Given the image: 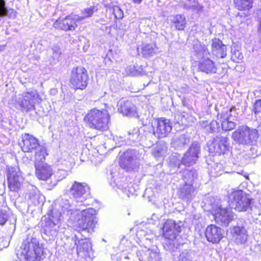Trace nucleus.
Returning a JSON list of instances; mask_svg holds the SVG:
<instances>
[{
	"label": "nucleus",
	"instance_id": "f257e3e1",
	"mask_svg": "<svg viewBox=\"0 0 261 261\" xmlns=\"http://www.w3.org/2000/svg\"><path fill=\"white\" fill-rule=\"evenodd\" d=\"M95 215L96 211L93 208L82 210L80 214H77V219L74 222V226L79 231L84 232L82 236L85 237L84 239L80 240L77 244L76 241L75 242L79 255L82 253V255L86 256L91 249V244L86 238L89 236V233L93 231L95 225Z\"/></svg>",
	"mask_w": 261,
	"mask_h": 261
},
{
	"label": "nucleus",
	"instance_id": "f03ea898",
	"mask_svg": "<svg viewBox=\"0 0 261 261\" xmlns=\"http://www.w3.org/2000/svg\"><path fill=\"white\" fill-rule=\"evenodd\" d=\"M74 212V206L69 202V200L65 198L58 199L55 207L51 210L50 217L43 226V232L48 236L57 234L59 224L61 220L62 214L72 216Z\"/></svg>",
	"mask_w": 261,
	"mask_h": 261
},
{
	"label": "nucleus",
	"instance_id": "7ed1b4c3",
	"mask_svg": "<svg viewBox=\"0 0 261 261\" xmlns=\"http://www.w3.org/2000/svg\"><path fill=\"white\" fill-rule=\"evenodd\" d=\"M163 231L164 236L167 239L164 245L167 251L172 253L183 245L179 235L181 231L180 225L175 223L173 220H168L163 226Z\"/></svg>",
	"mask_w": 261,
	"mask_h": 261
},
{
	"label": "nucleus",
	"instance_id": "20e7f679",
	"mask_svg": "<svg viewBox=\"0 0 261 261\" xmlns=\"http://www.w3.org/2000/svg\"><path fill=\"white\" fill-rule=\"evenodd\" d=\"M20 253L25 261H41L45 257L37 239L29 233L20 247Z\"/></svg>",
	"mask_w": 261,
	"mask_h": 261
},
{
	"label": "nucleus",
	"instance_id": "39448f33",
	"mask_svg": "<svg viewBox=\"0 0 261 261\" xmlns=\"http://www.w3.org/2000/svg\"><path fill=\"white\" fill-rule=\"evenodd\" d=\"M200 152V145L199 143L194 142L185 153L181 160L178 159L176 156L170 157V165L174 168L175 171L178 170L181 165L189 167L196 163Z\"/></svg>",
	"mask_w": 261,
	"mask_h": 261
},
{
	"label": "nucleus",
	"instance_id": "423d86ee",
	"mask_svg": "<svg viewBox=\"0 0 261 261\" xmlns=\"http://www.w3.org/2000/svg\"><path fill=\"white\" fill-rule=\"evenodd\" d=\"M69 194L77 203V204H74L73 200H71V202L69 201L70 204H72L74 206L73 214L76 213L77 220V214H80L81 211L85 210L78 207L82 205V203L89 196V188L85 184L74 181L69 190Z\"/></svg>",
	"mask_w": 261,
	"mask_h": 261
},
{
	"label": "nucleus",
	"instance_id": "0eeeda50",
	"mask_svg": "<svg viewBox=\"0 0 261 261\" xmlns=\"http://www.w3.org/2000/svg\"><path fill=\"white\" fill-rule=\"evenodd\" d=\"M109 115L106 110H91L86 115V119L89 126L96 129L105 130L108 128Z\"/></svg>",
	"mask_w": 261,
	"mask_h": 261
},
{
	"label": "nucleus",
	"instance_id": "6e6552de",
	"mask_svg": "<svg viewBox=\"0 0 261 261\" xmlns=\"http://www.w3.org/2000/svg\"><path fill=\"white\" fill-rule=\"evenodd\" d=\"M259 137L257 130L246 125H242L232 134V139L242 145H253Z\"/></svg>",
	"mask_w": 261,
	"mask_h": 261
},
{
	"label": "nucleus",
	"instance_id": "1a4fd4ad",
	"mask_svg": "<svg viewBox=\"0 0 261 261\" xmlns=\"http://www.w3.org/2000/svg\"><path fill=\"white\" fill-rule=\"evenodd\" d=\"M172 128V123L169 119L160 118L152 123L151 131L146 134L145 138L153 136L157 139L167 137Z\"/></svg>",
	"mask_w": 261,
	"mask_h": 261
},
{
	"label": "nucleus",
	"instance_id": "9d476101",
	"mask_svg": "<svg viewBox=\"0 0 261 261\" xmlns=\"http://www.w3.org/2000/svg\"><path fill=\"white\" fill-rule=\"evenodd\" d=\"M231 207L239 212L246 211L250 207L251 197L242 190L233 192L229 195Z\"/></svg>",
	"mask_w": 261,
	"mask_h": 261
},
{
	"label": "nucleus",
	"instance_id": "9b49d317",
	"mask_svg": "<svg viewBox=\"0 0 261 261\" xmlns=\"http://www.w3.org/2000/svg\"><path fill=\"white\" fill-rule=\"evenodd\" d=\"M212 213L215 222L224 226H227L234 217V214L230 208H223L221 205L218 204L212 206Z\"/></svg>",
	"mask_w": 261,
	"mask_h": 261
},
{
	"label": "nucleus",
	"instance_id": "f8f14e48",
	"mask_svg": "<svg viewBox=\"0 0 261 261\" xmlns=\"http://www.w3.org/2000/svg\"><path fill=\"white\" fill-rule=\"evenodd\" d=\"M88 76L87 70L83 67L73 68L71 76L70 84L74 89H84L88 84Z\"/></svg>",
	"mask_w": 261,
	"mask_h": 261
},
{
	"label": "nucleus",
	"instance_id": "ddd939ff",
	"mask_svg": "<svg viewBox=\"0 0 261 261\" xmlns=\"http://www.w3.org/2000/svg\"><path fill=\"white\" fill-rule=\"evenodd\" d=\"M39 100V95L36 90L23 92L16 99V104L19 108L26 111L35 109V104Z\"/></svg>",
	"mask_w": 261,
	"mask_h": 261
},
{
	"label": "nucleus",
	"instance_id": "4468645a",
	"mask_svg": "<svg viewBox=\"0 0 261 261\" xmlns=\"http://www.w3.org/2000/svg\"><path fill=\"white\" fill-rule=\"evenodd\" d=\"M139 153L135 149H128L120 158V166L127 170L134 169L138 163Z\"/></svg>",
	"mask_w": 261,
	"mask_h": 261
},
{
	"label": "nucleus",
	"instance_id": "2eb2a0df",
	"mask_svg": "<svg viewBox=\"0 0 261 261\" xmlns=\"http://www.w3.org/2000/svg\"><path fill=\"white\" fill-rule=\"evenodd\" d=\"M77 15H68L63 19L57 20L54 22L53 27L56 29L65 31H74L77 27Z\"/></svg>",
	"mask_w": 261,
	"mask_h": 261
},
{
	"label": "nucleus",
	"instance_id": "dca6fc26",
	"mask_svg": "<svg viewBox=\"0 0 261 261\" xmlns=\"http://www.w3.org/2000/svg\"><path fill=\"white\" fill-rule=\"evenodd\" d=\"M230 143L228 138L221 135L216 136L213 139L212 147L210 149L216 154H224L228 151Z\"/></svg>",
	"mask_w": 261,
	"mask_h": 261
},
{
	"label": "nucleus",
	"instance_id": "f3484780",
	"mask_svg": "<svg viewBox=\"0 0 261 261\" xmlns=\"http://www.w3.org/2000/svg\"><path fill=\"white\" fill-rule=\"evenodd\" d=\"M7 179L9 187L12 191L19 189L23 180L19 169L15 167L9 168Z\"/></svg>",
	"mask_w": 261,
	"mask_h": 261
},
{
	"label": "nucleus",
	"instance_id": "a211bd4d",
	"mask_svg": "<svg viewBox=\"0 0 261 261\" xmlns=\"http://www.w3.org/2000/svg\"><path fill=\"white\" fill-rule=\"evenodd\" d=\"M224 231L220 227L214 224H211L207 226L205 236L207 240L215 244L219 243L223 238Z\"/></svg>",
	"mask_w": 261,
	"mask_h": 261
},
{
	"label": "nucleus",
	"instance_id": "6ab92c4d",
	"mask_svg": "<svg viewBox=\"0 0 261 261\" xmlns=\"http://www.w3.org/2000/svg\"><path fill=\"white\" fill-rule=\"evenodd\" d=\"M62 50L59 44L54 45L48 51V57L43 61L46 66H53L59 62Z\"/></svg>",
	"mask_w": 261,
	"mask_h": 261
},
{
	"label": "nucleus",
	"instance_id": "aec40b11",
	"mask_svg": "<svg viewBox=\"0 0 261 261\" xmlns=\"http://www.w3.org/2000/svg\"><path fill=\"white\" fill-rule=\"evenodd\" d=\"M35 174L40 180H47L53 174L51 166L46 163H35Z\"/></svg>",
	"mask_w": 261,
	"mask_h": 261
},
{
	"label": "nucleus",
	"instance_id": "412c9836",
	"mask_svg": "<svg viewBox=\"0 0 261 261\" xmlns=\"http://www.w3.org/2000/svg\"><path fill=\"white\" fill-rule=\"evenodd\" d=\"M118 111L124 115L130 117L138 116L136 106L129 100L122 98L117 103Z\"/></svg>",
	"mask_w": 261,
	"mask_h": 261
},
{
	"label": "nucleus",
	"instance_id": "4be33fe9",
	"mask_svg": "<svg viewBox=\"0 0 261 261\" xmlns=\"http://www.w3.org/2000/svg\"><path fill=\"white\" fill-rule=\"evenodd\" d=\"M137 255L140 261H160L161 257L156 247L145 249L137 252Z\"/></svg>",
	"mask_w": 261,
	"mask_h": 261
},
{
	"label": "nucleus",
	"instance_id": "5701e85b",
	"mask_svg": "<svg viewBox=\"0 0 261 261\" xmlns=\"http://www.w3.org/2000/svg\"><path fill=\"white\" fill-rule=\"evenodd\" d=\"M22 139L23 144L21 148L24 152H32L34 150H36L40 146L38 140L32 135L25 134L22 135Z\"/></svg>",
	"mask_w": 261,
	"mask_h": 261
},
{
	"label": "nucleus",
	"instance_id": "b1692460",
	"mask_svg": "<svg viewBox=\"0 0 261 261\" xmlns=\"http://www.w3.org/2000/svg\"><path fill=\"white\" fill-rule=\"evenodd\" d=\"M211 53L212 55L219 58H224L227 55V47L221 40L214 38L212 41Z\"/></svg>",
	"mask_w": 261,
	"mask_h": 261
},
{
	"label": "nucleus",
	"instance_id": "393cba45",
	"mask_svg": "<svg viewBox=\"0 0 261 261\" xmlns=\"http://www.w3.org/2000/svg\"><path fill=\"white\" fill-rule=\"evenodd\" d=\"M231 234L234 241L237 244H244L248 240V234L246 228L242 225L233 227Z\"/></svg>",
	"mask_w": 261,
	"mask_h": 261
},
{
	"label": "nucleus",
	"instance_id": "a878e982",
	"mask_svg": "<svg viewBox=\"0 0 261 261\" xmlns=\"http://www.w3.org/2000/svg\"><path fill=\"white\" fill-rule=\"evenodd\" d=\"M180 198L187 202H190L195 195V189L192 184H184L178 191Z\"/></svg>",
	"mask_w": 261,
	"mask_h": 261
},
{
	"label": "nucleus",
	"instance_id": "bb28decb",
	"mask_svg": "<svg viewBox=\"0 0 261 261\" xmlns=\"http://www.w3.org/2000/svg\"><path fill=\"white\" fill-rule=\"evenodd\" d=\"M198 69L207 74L215 73L217 69L215 62L208 57L199 62Z\"/></svg>",
	"mask_w": 261,
	"mask_h": 261
},
{
	"label": "nucleus",
	"instance_id": "cd10ccee",
	"mask_svg": "<svg viewBox=\"0 0 261 261\" xmlns=\"http://www.w3.org/2000/svg\"><path fill=\"white\" fill-rule=\"evenodd\" d=\"M142 57L146 58H150L158 53V47L154 43H147L143 45L141 49Z\"/></svg>",
	"mask_w": 261,
	"mask_h": 261
},
{
	"label": "nucleus",
	"instance_id": "c85d7f7f",
	"mask_svg": "<svg viewBox=\"0 0 261 261\" xmlns=\"http://www.w3.org/2000/svg\"><path fill=\"white\" fill-rule=\"evenodd\" d=\"M193 50L199 59H203L210 54L207 47L202 44L200 42L197 41L193 45Z\"/></svg>",
	"mask_w": 261,
	"mask_h": 261
},
{
	"label": "nucleus",
	"instance_id": "c756f323",
	"mask_svg": "<svg viewBox=\"0 0 261 261\" xmlns=\"http://www.w3.org/2000/svg\"><path fill=\"white\" fill-rule=\"evenodd\" d=\"M190 142V138L185 134H182L177 136L174 138L173 145L175 148L180 149L188 145Z\"/></svg>",
	"mask_w": 261,
	"mask_h": 261
},
{
	"label": "nucleus",
	"instance_id": "7c9ffc66",
	"mask_svg": "<svg viewBox=\"0 0 261 261\" xmlns=\"http://www.w3.org/2000/svg\"><path fill=\"white\" fill-rule=\"evenodd\" d=\"M197 175L198 173L194 168H186L182 173V178L185 181V184H190L192 185L194 179L197 178Z\"/></svg>",
	"mask_w": 261,
	"mask_h": 261
},
{
	"label": "nucleus",
	"instance_id": "2f4dec72",
	"mask_svg": "<svg viewBox=\"0 0 261 261\" xmlns=\"http://www.w3.org/2000/svg\"><path fill=\"white\" fill-rule=\"evenodd\" d=\"M31 189L30 190V192L28 194L29 199L30 200L34 205H38L40 203L42 202L43 197L40 195L38 190L33 186H31Z\"/></svg>",
	"mask_w": 261,
	"mask_h": 261
},
{
	"label": "nucleus",
	"instance_id": "473e14b6",
	"mask_svg": "<svg viewBox=\"0 0 261 261\" xmlns=\"http://www.w3.org/2000/svg\"><path fill=\"white\" fill-rule=\"evenodd\" d=\"M235 8L240 11L249 10L252 6V0H233Z\"/></svg>",
	"mask_w": 261,
	"mask_h": 261
},
{
	"label": "nucleus",
	"instance_id": "72a5a7b5",
	"mask_svg": "<svg viewBox=\"0 0 261 261\" xmlns=\"http://www.w3.org/2000/svg\"><path fill=\"white\" fill-rule=\"evenodd\" d=\"M47 155V153L45 147L40 145L36 150H35V163H45L44 161L45 160V156Z\"/></svg>",
	"mask_w": 261,
	"mask_h": 261
},
{
	"label": "nucleus",
	"instance_id": "f704fd0d",
	"mask_svg": "<svg viewBox=\"0 0 261 261\" xmlns=\"http://www.w3.org/2000/svg\"><path fill=\"white\" fill-rule=\"evenodd\" d=\"M178 121L177 122L183 125H188L190 124V122L193 121L194 117L186 112H182L176 116Z\"/></svg>",
	"mask_w": 261,
	"mask_h": 261
},
{
	"label": "nucleus",
	"instance_id": "c9c22d12",
	"mask_svg": "<svg viewBox=\"0 0 261 261\" xmlns=\"http://www.w3.org/2000/svg\"><path fill=\"white\" fill-rule=\"evenodd\" d=\"M186 18L184 15L178 14L174 16L172 22L177 30H183L186 25Z\"/></svg>",
	"mask_w": 261,
	"mask_h": 261
},
{
	"label": "nucleus",
	"instance_id": "e433bc0d",
	"mask_svg": "<svg viewBox=\"0 0 261 261\" xmlns=\"http://www.w3.org/2000/svg\"><path fill=\"white\" fill-rule=\"evenodd\" d=\"M194 253L191 249H185L181 251L176 261H193Z\"/></svg>",
	"mask_w": 261,
	"mask_h": 261
},
{
	"label": "nucleus",
	"instance_id": "4c0bfd02",
	"mask_svg": "<svg viewBox=\"0 0 261 261\" xmlns=\"http://www.w3.org/2000/svg\"><path fill=\"white\" fill-rule=\"evenodd\" d=\"M234 119H221L222 128L225 131H229L234 129L237 124Z\"/></svg>",
	"mask_w": 261,
	"mask_h": 261
},
{
	"label": "nucleus",
	"instance_id": "58836bf2",
	"mask_svg": "<svg viewBox=\"0 0 261 261\" xmlns=\"http://www.w3.org/2000/svg\"><path fill=\"white\" fill-rule=\"evenodd\" d=\"M235 113L234 109L231 108L230 109H226L224 110L221 113V119H236V116L233 115Z\"/></svg>",
	"mask_w": 261,
	"mask_h": 261
},
{
	"label": "nucleus",
	"instance_id": "ea45409f",
	"mask_svg": "<svg viewBox=\"0 0 261 261\" xmlns=\"http://www.w3.org/2000/svg\"><path fill=\"white\" fill-rule=\"evenodd\" d=\"M119 189L126 195L127 197H129L131 195H133L135 190L133 188L131 184H124V185H120L118 186Z\"/></svg>",
	"mask_w": 261,
	"mask_h": 261
},
{
	"label": "nucleus",
	"instance_id": "a19ab883",
	"mask_svg": "<svg viewBox=\"0 0 261 261\" xmlns=\"http://www.w3.org/2000/svg\"><path fill=\"white\" fill-rule=\"evenodd\" d=\"M94 12V7H90L82 10L81 13L82 16H80L77 15V17H79V19H77L78 22L83 20L86 18L91 17L93 15Z\"/></svg>",
	"mask_w": 261,
	"mask_h": 261
},
{
	"label": "nucleus",
	"instance_id": "79ce46f5",
	"mask_svg": "<svg viewBox=\"0 0 261 261\" xmlns=\"http://www.w3.org/2000/svg\"><path fill=\"white\" fill-rule=\"evenodd\" d=\"M128 135L129 136V139L133 141H136L142 139V137H140V128L138 127L134 128L133 129L128 132Z\"/></svg>",
	"mask_w": 261,
	"mask_h": 261
},
{
	"label": "nucleus",
	"instance_id": "37998d69",
	"mask_svg": "<svg viewBox=\"0 0 261 261\" xmlns=\"http://www.w3.org/2000/svg\"><path fill=\"white\" fill-rule=\"evenodd\" d=\"M58 165H63L66 168H69L71 165L69 156L68 154L63 155L58 160Z\"/></svg>",
	"mask_w": 261,
	"mask_h": 261
},
{
	"label": "nucleus",
	"instance_id": "c03bdc74",
	"mask_svg": "<svg viewBox=\"0 0 261 261\" xmlns=\"http://www.w3.org/2000/svg\"><path fill=\"white\" fill-rule=\"evenodd\" d=\"M15 12L13 9L8 10L6 5L0 6V18L5 16L11 17L12 15H15Z\"/></svg>",
	"mask_w": 261,
	"mask_h": 261
},
{
	"label": "nucleus",
	"instance_id": "a18cd8bd",
	"mask_svg": "<svg viewBox=\"0 0 261 261\" xmlns=\"http://www.w3.org/2000/svg\"><path fill=\"white\" fill-rule=\"evenodd\" d=\"M126 72L131 76H137L140 74L141 71L139 70V68H137L135 65L129 66L125 69Z\"/></svg>",
	"mask_w": 261,
	"mask_h": 261
},
{
	"label": "nucleus",
	"instance_id": "49530a36",
	"mask_svg": "<svg viewBox=\"0 0 261 261\" xmlns=\"http://www.w3.org/2000/svg\"><path fill=\"white\" fill-rule=\"evenodd\" d=\"M253 111L256 118H260L259 114L261 111V100L258 99L256 101L254 105Z\"/></svg>",
	"mask_w": 261,
	"mask_h": 261
},
{
	"label": "nucleus",
	"instance_id": "de8ad7c7",
	"mask_svg": "<svg viewBox=\"0 0 261 261\" xmlns=\"http://www.w3.org/2000/svg\"><path fill=\"white\" fill-rule=\"evenodd\" d=\"M243 58V55L239 50H234L231 56V60L236 62H239Z\"/></svg>",
	"mask_w": 261,
	"mask_h": 261
},
{
	"label": "nucleus",
	"instance_id": "09e8293b",
	"mask_svg": "<svg viewBox=\"0 0 261 261\" xmlns=\"http://www.w3.org/2000/svg\"><path fill=\"white\" fill-rule=\"evenodd\" d=\"M210 128V132L214 133L218 130L219 128V123L216 120H213L207 126Z\"/></svg>",
	"mask_w": 261,
	"mask_h": 261
},
{
	"label": "nucleus",
	"instance_id": "8fccbe9b",
	"mask_svg": "<svg viewBox=\"0 0 261 261\" xmlns=\"http://www.w3.org/2000/svg\"><path fill=\"white\" fill-rule=\"evenodd\" d=\"M166 152L165 147H161L159 145L156 146L154 149L155 156L159 157L164 155Z\"/></svg>",
	"mask_w": 261,
	"mask_h": 261
},
{
	"label": "nucleus",
	"instance_id": "3c124183",
	"mask_svg": "<svg viewBox=\"0 0 261 261\" xmlns=\"http://www.w3.org/2000/svg\"><path fill=\"white\" fill-rule=\"evenodd\" d=\"M68 173L65 169H60L57 172L56 175L58 176V179L61 180L66 177Z\"/></svg>",
	"mask_w": 261,
	"mask_h": 261
},
{
	"label": "nucleus",
	"instance_id": "603ef678",
	"mask_svg": "<svg viewBox=\"0 0 261 261\" xmlns=\"http://www.w3.org/2000/svg\"><path fill=\"white\" fill-rule=\"evenodd\" d=\"M8 216L4 211H0V225H4L7 221Z\"/></svg>",
	"mask_w": 261,
	"mask_h": 261
},
{
	"label": "nucleus",
	"instance_id": "864d4df0",
	"mask_svg": "<svg viewBox=\"0 0 261 261\" xmlns=\"http://www.w3.org/2000/svg\"><path fill=\"white\" fill-rule=\"evenodd\" d=\"M114 13L115 17L118 19H121L123 16V12L122 10L119 7L114 9Z\"/></svg>",
	"mask_w": 261,
	"mask_h": 261
},
{
	"label": "nucleus",
	"instance_id": "5fc2aeb1",
	"mask_svg": "<svg viewBox=\"0 0 261 261\" xmlns=\"http://www.w3.org/2000/svg\"><path fill=\"white\" fill-rule=\"evenodd\" d=\"M203 7L200 4L196 3L195 2H193L192 3V9L194 10H195L197 12H199L202 10Z\"/></svg>",
	"mask_w": 261,
	"mask_h": 261
},
{
	"label": "nucleus",
	"instance_id": "6e6d98bb",
	"mask_svg": "<svg viewBox=\"0 0 261 261\" xmlns=\"http://www.w3.org/2000/svg\"><path fill=\"white\" fill-rule=\"evenodd\" d=\"M191 3V1L190 0H188V2H181V6L185 9L190 10L192 9V4Z\"/></svg>",
	"mask_w": 261,
	"mask_h": 261
},
{
	"label": "nucleus",
	"instance_id": "4d7b16f0",
	"mask_svg": "<svg viewBox=\"0 0 261 261\" xmlns=\"http://www.w3.org/2000/svg\"><path fill=\"white\" fill-rule=\"evenodd\" d=\"M208 122L207 121H202L201 123V125L202 127H205L207 126V124Z\"/></svg>",
	"mask_w": 261,
	"mask_h": 261
},
{
	"label": "nucleus",
	"instance_id": "13d9d810",
	"mask_svg": "<svg viewBox=\"0 0 261 261\" xmlns=\"http://www.w3.org/2000/svg\"><path fill=\"white\" fill-rule=\"evenodd\" d=\"M6 5V3L4 0H0V6Z\"/></svg>",
	"mask_w": 261,
	"mask_h": 261
},
{
	"label": "nucleus",
	"instance_id": "bf43d9fd",
	"mask_svg": "<svg viewBox=\"0 0 261 261\" xmlns=\"http://www.w3.org/2000/svg\"><path fill=\"white\" fill-rule=\"evenodd\" d=\"M133 1L134 3L138 4H140L142 1V0H133Z\"/></svg>",
	"mask_w": 261,
	"mask_h": 261
},
{
	"label": "nucleus",
	"instance_id": "052dcab7",
	"mask_svg": "<svg viewBox=\"0 0 261 261\" xmlns=\"http://www.w3.org/2000/svg\"><path fill=\"white\" fill-rule=\"evenodd\" d=\"M261 30V21L259 22L258 30L259 31Z\"/></svg>",
	"mask_w": 261,
	"mask_h": 261
},
{
	"label": "nucleus",
	"instance_id": "680f3d73",
	"mask_svg": "<svg viewBox=\"0 0 261 261\" xmlns=\"http://www.w3.org/2000/svg\"><path fill=\"white\" fill-rule=\"evenodd\" d=\"M121 255H122V257H123L124 258H129L128 256L124 255V254L123 253Z\"/></svg>",
	"mask_w": 261,
	"mask_h": 261
},
{
	"label": "nucleus",
	"instance_id": "e2e57ef3",
	"mask_svg": "<svg viewBox=\"0 0 261 261\" xmlns=\"http://www.w3.org/2000/svg\"><path fill=\"white\" fill-rule=\"evenodd\" d=\"M153 144V141H152L151 143V144Z\"/></svg>",
	"mask_w": 261,
	"mask_h": 261
},
{
	"label": "nucleus",
	"instance_id": "0e129e2a",
	"mask_svg": "<svg viewBox=\"0 0 261 261\" xmlns=\"http://www.w3.org/2000/svg\"><path fill=\"white\" fill-rule=\"evenodd\" d=\"M1 118H1V117L0 116V121L1 120Z\"/></svg>",
	"mask_w": 261,
	"mask_h": 261
}]
</instances>
